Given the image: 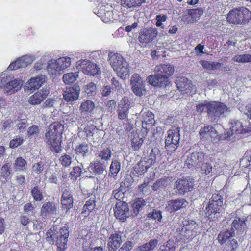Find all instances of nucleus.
I'll use <instances>...</instances> for the list:
<instances>
[{
    "label": "nucleus",
    "instance_id": "obj_37",
    "mask_svg": "<svg viewBox=\"0 0 251 251\" xmlns=\"http://www.w3.org/2000/svg\"><path fill=\"white\" fill-rule=\"evenodd\" d=\"M145 204L146 202L143 198H135L132 203V207L135 215H137Z\"/></svg>",
    "mask_w": 251,
    "mask_h": 251
},
{
    "label": "nucleus",
    "instance_id": "obj_49",
    "mask_svg": "<svg viewBox=\"0 0 251 251\" xmlns=\"http://www.w3.org/2000/svg\"><path fill=\"white\" fill-rule=\"evenodd\" d=\"M233 60L239 63L251 62V55L249 54L235 55L233 57Z\"/></svg>",
    "mask_w": 251,
    "mask_h": 251
},
{
    "label": "nucleus",
    "instance_id": "obj_26",
    "mask_svg": "<svg viewBox=\"0 0 251 251\" xmlns=\"http://www.w3.org/2000/svg\"><path fill=\"white\" fill-rule=\"evenodd\" d=\"M48 94L47 90H40L30 97L28 102L32 105L39 104L47 98Z\"/></svg>",
    "mask_w": 251,
    "mask_h": 251
},
{
    "label": "nucleus",
    "instance_id": "obj_23",
    "mask_svg": "<svg viewBox=\"0 0 251 251\" xmlns=\"http://www.w3.org/2000/svg\"><path fill=\"white\" fill-rule=\"evenodd\" d=\"M79 92V86L76 84L73 87H67L63 94L64 99L67 102L74 101L78 99Z\"/></svg>",
    "mask_w": 251,
    "mask_h": 251
},
{
    "label": "nucleus",
    "instance_id": "obj_29",
    "mask_svg": "<svg viewBox=\"0 0 251 251\" xmlns=\"http://www.w3.org/2000/svg\"><path fill=\"white\" fill-rule=\"evenodd\" d=\"M155 123L154 115L151 112L148 111L143 115V120L142 121L143 128L149 129Z\"/></svg>",
    "mask_w": 251,
    "mask_h": 251
},
{
    "label": "nucleus",
    "instance_id": "obj_57",
    "mask_svg": "<svg viewBox=\"0 0 251 251\" xmlns=\"http://www.w3.org/2000/svg\"><path fill=\"white\" fill-rule=\"evenodd\" d=\"M56 238L55 231L51 228H50L47 232L46 234V239L50 244H53Z\"/></svg>",
    "mask_w": 251,
    "mask_h": 251
},
{
    "label": "nucleus",
    "instance_id": "obj_31",
    "mask_svg": "<svg viewBox=\"0 0 251 251\" xmlns=\"http://www.w3.org/2000/svg\"><path fill=\"white\" fill-rule=\"evenodd\" d=\"M21 88V81L18 79H14L6 84L5 89L8 94H12L17 92Z\"/></svg>",
    "mask_w": 251,
    "mask_h": 251
},
{
    "label": "nucleus",
    "instance_id": "obj_22",
    "mask_svg": "<svg viewBox=\"0 0 251 251\" xmlns=\"http://www.w3.org/2000/svg\"><path fill=\"white\" fill-rule=\"evenodd\" d=\"M230 129L231 134H241L251 132V125L249 124L248 127L244 126L242 123L236 120H232L230 122Z\"/></svg>",
    "mask_w": 251,
    "mask_h": 251
},
{
    "label": "nucleus",
    "instance_id": "obj_5",
    "mask_svg": "<svg viewBox=\"0 0 251 251\" xmlns=\"http://www.w3.org/2000/svg\"><path fill=\"white\" fill-rule=\"evenodd\" d=\"M176 231L180 234V239L184 242H189L200 233L199 225L193 220L185 221Z\"/></svg>",
    "mask_w": 251,
    "mask_h": 251
},
{
    "label": "nucleus",
    "instance_id": "obj_18",
    "mask_svg": "<svg viewBox=\"0 0 251 251\" xmlns=\"http://www.w3.org/2000/svg\"><path fill=\"white\" fill-rule=\"evenodd\" d=\"M130 102L128 98L124 97L120 100L118 107V117L120 120L126 119L128 113Z\"/></svg>",
    "mask_w": 251,
    "mask_h": 251
},
{
    "label": "nucleus",
    "instance_id": "obj_6",
    "mask_svg": "<svg viewBox=\"0 0 251 251\" xmlns=\"http://www.w3.org/2000/svg\"><path fill=\"white\" fill-rule=\"evenodd\" d=\"M251 19V12L245 7L233 8L229 11L227 21L233 24H245Z\"/></svg>",
    "mask_w": 251,
    "mask_h": 251
},
{
    "label": "nucleus",
    "instance_id": "obj_60",
    "mask_svg": "<svg viewBox=\"0 0 251 251\" xmlns=\"http://www.w3.org/2000/svg\"><path fill=\"white\" fill-rule=\"evenodd\" d=\"M200 167L201 168V172L202 174L207 175L212 172L213 168L210 163H202Z\"/></svg>",
    "mask_w": 251,
    "mask_h": 251
},
{
    "label": "nucleus",
    "instance_id": "obj_10",
    "mask_svg": "<svg viewBox=\"0 0 251 251\" xmlns=\"http://www.w3.org/2000/svg\"><path fill=\"white\" fill-rule=\"evenodd\" d=\"M158 35L157 30L155 28L149 27L141 29L138 36L140 43L145 45L152 42Z\"/></svg>",
    "mask_w": 251,
    "mask_h": 251
},
{
    "label": "nucleus",
    "instance_id": "obj_63",
    "mask_svg": "<svg viewBox=\"0 0 251 251\" xmlns=\"http://www.w3.org/2000/svg\"><path fill=\"white\" fill-rule=\"evenodd\" d=\"M44 169V163L40 161L39 162L34 163L32 166V170L36 174L39 175L42 173Z\"/></svg>",
    "mask_w": 251,
    "mask_h": 251
},
{
    "label": "nucleus",
    "instance_id": "obj_8",
    "mask_svg": "<svg viewBox=\"0 0 251 251\" xmlns=\"http://www.w3.org/2000/svg\"><path fill=\"white\" fill-rule=\"evenodd\" d=\"M165 138V148L170 151H175L178 147L180 140V128L172 126L168 130Z\"/></svg>",
    "mask_w": 251,
    "mask_h": 251
},
{
    "label": "nucleus",
    "instance_id": "obj_47",
    "mask_svg": "<svg viewBox=\"0 0 251 251\" xmlns=\"http://www.w3.org/2000/svg\"><path fill=\"white\" fill-rule=\"evenodd\" d=\"M31 193L35 201H39L43 199L44 196L42 191L38 186L32 188Z\"/></svg>",
    "mask_w": 251,
    "mask_h": 251
},
{
    "label": "nucleus",
    "instance_id": "obj_25",
    "mask_svg": "<svg viewBox=\"0 0 251 251\" xmlns=\"http://www.w3.org/2000/svg\"><path fill=\"white\" fill-rule=\"evenodd\" d=\"M45 82V78L42 76L31 78L26 83L25 87L32 92L38 89Z\"/></svg>",
    "mask_w": 251,
    "mask_h": 251
},
{
    "label": "nucleus",
    "instance_id": "obj_55",
    "mask_svg": "<svg viewBox=\"0 0 251 251\" xmlns=\"http://www.w3.org/2000/svg\"><path fill=\"white\" fill-rule=\"evenodd\" d=\"M24 139L22 137L17 136L14 139L10 140L9 147L12 149L17 148L22 145Z\"/></svg>",
    "mask_w": 251,
    "mask_h": 251
},
{
    "label": "nucleus",
    "instance_id": "obj_11",
    "mask_svg": "<svg viewBox=\"0 0 251 251\" xmlns=\"http://www.w3.org/2000/svg\"><path fill=\"white\" fill-rule=\"evenodd\" d=\"M114 211V216L121 222L126 221L130 215L128 204L123 201L116 203Z\"/></svg>",
    "mask_w": 251,
    "mask_h": 251
},
{
    "label": "nucleus",
    "instance_id": "obj_45",
    "mask_svg": "<svg viewBox=\"0 0 251 251\" xmlns=\"http://www.w3.org/2000/svg\"><path fill=\"white\" fill-rule=\"evenodd\" d=\"M120 163L117 160H113L110 166L109 176L113 177L116 176L120 171Z\"/></svg>",
    "mask_w": 251,
    "mask_h": 251
},
{
    "label": "nucleus",
    "instance_id": "obj_33",
    "mask_svg": "<svg viewBox=\"0 0 251 251\" xmlns=\"http://www.w3.org/2000/svg\"><path fill=\"white\" fill-rule=\"evenodd\" d=\"M95 108V105L93 101L90 100H86L81 103L79 110L81 113L90 114Z\"/></svg>",
    "mask_w": 251,
    "mask_h": 251
},
{
    "label": "nucleus",
    "instance_id": "obj_40",
    "mask_svg": "<svg viewBox=\"0 0 251 251\" xmlns=\"http://www.w3.org/2000/svg\"><path fill=\"white\" fill-rule=\"evenodd\" d=\"M188 79L185 77H177L176 81L177 89L181 92L186 91L188 88Z\"/></svg>",
    "mask_w": 251,
    "mask_h": 251
},
{
    "label": "nucleus",
    "instance_id": "obj_28",
    "mask_svg": "<svg viewBox=\"0 0 251 251\" xmlns=\"http://www.w3.org/2000/svg\"><path fill=\"white\" fill-rule=\"evenodd\" d=\"M151 166L145 160L142 159L139 161L133 168V173L137 176L144 174Z\"/></svg>",
    "mask_w": 251,
    "mask_h": 251
},
{
    "label": "nucleus",
    "instance_id": "obj_20",
    "mask_svg": "<svg viewBox=\"0 0 251 251\" xmlns=\"http://www.w3.org/2000/svg\"><path fill=\"white\" fill-rule=\"evenodd\" d=\"M122 243L121 232L116 231L108 238L107 248L109 251H116Z\"/></svg>",
    "mask_w": 251,
    "mask_h": 251
},
{
    "label": "nucleus",
    "instance_id": "obj_62",
    "mask_svg": "<svg viewBox=\"0 0 251 251\" xmlns=\"http://www.w3.org/2000/svg\"><path fill=\"white\" fill-rule=\"evenodd\" d=\"M176 247L169 241H167L163 245H161L157 251H175Z\"/></svg>",
    "mask_w": 251,
    "mask_h": 251
},
{
    "label": "nucleus",
    "instance_id": "obj_58",
    "mask_svg": "<svg viewBox=\"0 0 251 251\" xmlns=\"http://www.w3.org/2000/svg\"><path fill=\"white\" fill-rule=\"evenodd\" d=\"M97 129L96 126L93 124H90L87 125L84 129V132H85L87 137H92L94 134V133L97 131Z\"/></svg>",
    "mask_w": 251,
    "mask_h": 251
},
{
    "label": "nucleus",
    "instance_id": "obj_44",
    "mask_svg": "<svg viewBox=\"0 0 251 251\" xmlns=\"http://www.w3.org/2000/svg\"><path fill=\"white\" fill-rule=\"evenodd\" d=\"M16 171H23L26 170L27 162L22 157H18L15 160L14 164Z\"/></svg>",
    "mask_w": 251,
    "mask_h": 251
},
{
    "label": "nucleus",
    "instance_id": "obj_24",
    "mask_svg": "<svg viewBox=\"0 0 251 251\" xmlns=\"http://www.w3.org/2000/svg\"><path fill=\"white\" fill-rule=\"evenodd\" d=\"M217 134V131L211 125H204L199 131L200 139L202 140H208Z\"/></svg>",
    "mask_w": 251,
    "mask_h": 251
},
{
    "label": "nucleus",
    "instance_id": "obj_1",
    "mask_svg": "<svg viewBox=\"0 0 251 251\" xmlns=\"http://www.w3.org/2000/svg\"><path fill=\"white\" fill-rule=\"evenodd\" d=\"M154 75H151L147 78L149 83L155 87L165 88L171 84L170 77L174 74L173 66L168 63L159 64L154 68Z\"/></svg>",
    "mask_w": 251,
    "mask_h": 251
},
{
    "label": "nucleus",
    "instance_id": "obj_59",
    "mask_svg": "<svg viewBox=\"0 0 251 251\" xmlns=\"http://www.w3.org/2000/svg\"><path fill=\"white\" fill-rule=\"evenodd\" d=\"M245 224V221L239 217H236L232 222L231 228L233 229H240L242 228L243 225Z\"/></svg>",
    "mask_w": 251,
    "mask_h": 251
},
{
    "label": "nucleus",
    "instance_id": "obj_4",
    "mask_svg": "<svg viewBox=\"0 0 251 251\" xmlns=\"http://www.w3.org/2000/svg\"><path fill=\"white\" fill-rule=\"evenodd\" d=\"M109 61L117 75L123 79H126L129 75L128 62L119 54L109 52Z\"/></svg>",
    "mask_w": 251,
    "mask_h": 251
},
{
    "label": "nucleus",
    "instance_id": "obj_19",
    "mask_svg": "<svg viewBox=\"0 0 251 251\" xmlns=\"http://www.w3.org/2000/svg\"><path fill=\"white\" fill-rule=\"evenodd\" d=\"M71 65V58L68 57L60 58L57 61L51 64H49L48 69H53L52 74L56 73L57 71L63 70L69 67Z\"/></svg>",
    "mask_w": 251,
    "mask_h": 251
},
{
    "label": "nucleus",
    "instance_id": "obj_43",
    "mask_svg": "<svg viewBox=\"0 0 251 251\" xmlns=\"http://www.w3.org/2000/svg\"><path fill=\"white\" fill-rule=\"evenodd\" d=\"M95 199V197L94 196V197L90 198L86 201L83 207V213L90 212L95 208L96 203Z\"/></svg>",
    "mask_w": 251,
    "mask_h": 251
},
{
    "label": "nucleus",
    "instance_id": "obj_48",
    "mask_svg": "<svg viewBox=\"0 0 251 251\" xmlns=\"http://www.w3.org/2000/svg\"><path fill=\"white\" fill-rule=\"evenodd\" d=\"M159 153V151L158 148H154L151 150L149 158L146 160L151 166L155 163L156 156L158 155Z\"/></svg>",
    "mask_w": 251,
    "mask_h": 251
},
{
    "label": "nucleus",
    "instance_id": "obj_34",
    "mask_svg": "<svg viewBox=\"0 0 251 251\" xmlns=\"http://www.w3.org/2000/svg\"><path fill=\"white\" fill-rule=\"evenodd\" d=\"M158 243L157 239H151L148 242L140 246L136 251H152L156 247Z\"/></svg>",
    "mask_w": 251,
    "mask_h": 251
},
{
    "label": "nucleus",
    "instance_id": "obj_9",
    "mask_svg": "<svg viewBox=\"0 0 251 251\" xmlns=\"http://www.w3.org/2000/svg\"><path fill=\"white\" fill-rule=\"evenodd\" d=\"M228 108L224 102L212 101H210L208 105V115L212 119L215 120L216 118H219L225 113L229 111Z\"/></svg>",
    "mask_w": 251,
    "mask_h": 251
},
{
    "label": "nucleus",
    "instance_id": "obj_3",
    "mask_svg": "<svg viewBox=\"0 0 251 251\" xmlns=\"http://www.w3.org/2000/svg\"><path fill=\"white\" fill-rule=\"evenodd\" d=\"M63 130L64 126L59 122H55L48 126L45 134V142L56 153H59L61 150V136Z\"/></svg>",
    "mask_w": 251,
    "mask_h": 251
},
{
    "label": "nucleus",
    "instance_id": "obj_39",
    "mask_svg": "<svg viewBox=\"0 0 251 251\" xmlns=\"http://www.w3.org/2000/svg\"><path fill=\"white\" fill-rule=\"evenodd\" d=\"M144 142V139L139 134H135L131 140V146L134 151H139Z\"/></svg>",
    "mask_w": 251,
    "mask_h": 251
},
{
    "label": "nucleus",
    "instance_id": "obj_36",
    "mask_svg": "<svg viewBox=\"0 0 251 251\" xmlns=\"http://www.w3.org/2000/svg\"><path fill=\"white\" fill-rule=\"evenodd\" d=\"M89 167L96 174H101L105 170L104 164L99 160H96L94 162H91Z\"/></svg>",
    "mask_w": 251,
    "mask_h": 251
},
{
    "label": "nucleus",
    "instance_id": "obj_61",
    "mask_svg": "<svg viewBox=\"0 0 251 251\" xmlns=\"http://www.w3.org/2000/svg\"><path fill=\"white\" fill-rule=\"evenodd\" d=\"M84 90L88 95L92 96L95 93L96 86L94 82H90L85 86Z\"/></svg>",
    "mask_w": 251,
    "mask_h": 251
},
{
    "label": "nucleus",
    "instance_id": "obj_42",
    "mask_svg": "<svg viewBox=\"0 0 251 251\" xmlns=\"http://www.w3.org/2000/svg\"><path fill=\"white\" fill-rule=\"evenodd\" d=\"M89 148L88 144H79L76 146L75 152L77 155L85 157L89 152Z\"/></svg>",
    "mask_w": 251,
    "mask_h": 251
},
{
    "label": "nucleus",
    "instance_id": "obj_46",
    "mask_svg": "<svg viewBox=\"0 0 251 251\" xmlns=\"http://www.w3.org/2000/svg\"><path fill=\"white\" fill-rule=\"evenodd\" d=\"M78 76V75L77 72L69 73L63 75V80L65 84H72L75 82Z\"/></svg>",
    "mask_w": 251,
    "mask_h": 251
},
{
    "label": "nucleus",
    "instance_id": "obj_64",
    "mask_svg": "<svg viewBox=\"0 0 251 251\" xmlns=\"http://www.w3.org/2000/svg\"><path fill=\"white\" fill-rule=\"evenodd\" d=\"M133 247L132 241H127L125 242L118 251H130Z\"/></svg>",
    "mask_w": 251,
    "mask_h": 251
},
{
    "label": "nucleus",
    "instance_id": "obj_54",
    "mask_svg": "<svg viewBox=\"0 0 251 251\" xmlns=\"http://www.w3.org/2000/svg\"><path fill=\"white\" fill-rule=\"evenodd\" d=\"M81 173L82 169L79 166L74 167L70 173L71 179L73 180H76L80 176Z\"/></svg>",
    "mask_w": 251,
    "mask_h": 251
},
{
    "label": "nucleus",
    "instance_id": "obj_41",
    "mask_svg": "<svg viewBox=\"0 0 251 251\" xmlns=\"http://www.w3.org/2000/svg\"><path fill=\"white\" fill-rule=\"evenodd\" d=\"M200 64L204 69L212 71L219 69L222 65L220 62H211L207 60L201 61Z\"/></svg>",
    "mask_w": 251,
    "mask_h": 251
},
{
    "label": "nucleus",
    "instance_id": "obj_16",
    "mask_svg": "<svg viewBox=\"0 0 251 251\" xmlns=\"http://www.w3.org/2000/svg\"><path fill=\"white\" fill-rule=\"evenodd\" d=\"M59 235L57 237L56 245L59 251H64L67 248L68 238L69 237V227L65 225L59 230Z\"/></svg>",
    "mask_w": 251,
    "mask_h": 251
},
{
    "label": "nucleus",
    "instance_id": "obj_53",
    "mask_svg": "<svg viewBox=\"0 0 251 251\" xmlns=\"http://www.w3.org/2000/svg\"><path fill=\"white\" fill-rule=\"evenodd\" d=\"M210 101L205 100L204 103H199L196 106V110L197 113L201 114L205 109L208 113V105L210 104Z\"/></svg>",
    "mask_w": 251,
    "mask_h": 251
},
{
    "label": "nucleus",
    "instance_id": "obj_51",
    "mask_svg": "<svg viewBox=\"0 0 251 251\" xmlns=\"http://www.w3.org/2000/svg\"><path fill=\"white\" fill-rule=\"evenodd\" d=\"M147 217L149 219L156 220L158 222H161L162 218V212L161 211L153 209L151 212L147 214Z\"/></svg>",
    "mask_w": 251,
    "mask_h": 251
},
{
    "label": "nucleus",
    "instance_id": "obj_27",
    "mask_svg": "<svg viewBox=\"0 0 251 251\" xmlns=\"http://www.w3.org/2000/svg\"><path fill=\"white\" fill-rule=\"evenodd\" d=\"M56 211V204L53 202L48 201L43 204L41 209V215L47 217L55 214Z\"/></svg>",
    "mask_w": 251,
    "mask_h": 251
},
{
    "label": "nucleus",
    "instance_id": "obj_7",
    "mask_svg": "<svg viewBox=\"0 0 251 251\" xmlns=\"http://www.w3.org/2000/svg\"><path fill=\"white\" fill-rule=\"evenodd\" d=\"M223 205V198L219 194H213L205 208V214L210 220H213L215 215L220 212Z\"/></svg>",
    "mask_w": 251,
    "mask_h": 251
},
{
    "label": "nucleus",
    "instance_id": "obj_56",
    "mask_svg": "<svg viewBox=\"0 0 251 251\" xmlns=\"http://www.w3.org/2000/svg\"><path fill=\"white\" fill-rule=\"evenodd\" d=\"M59 161L62 166L68 167L71 164L72 157L69 155L65 154L60 157Z\"/></svg>",
    "mask_w": 251,
    "mask_h": 251
},
{
    "label": "nucleus",
    "instance_id": "obj_35",
    "mask_svg": "<svg viewBox=\"0 0 251 251\" xmlns=\"http://www.w3.org/2000/svg\"><path fill=\"white\" fill-rule=\"evenodd\" d=\"M96 155L102 160L107 161L110 159L112 155L111 149L109 147H103L98 151Z\"/></svg>",
    "mask_w": 251,
    "mask_h": 251
},
{
    "label": "nucleus",
    "instance_id": "obj_15",
    "mask_svg": "<svg viewBox=\"0 0 251 251\" xmlns=\"http://www.w3.org/2000/svg\"><path fill=\"white\" fill-rule=\"evenodd\" d=\"M205 154L201 152H193L188 156L185 161V165L189 168H199L201 163L204 160Z\"/></svg>",
    "mask_w": 251,
    "mask_h": 251
},
{
    "label": "nucleus",
    "instance_id": "obj_17",
    "mask_svg": "<svg viewBox=\"0 0 251 251\" xmlns=\"http://www.w3.org/2000/svg\"><path fill=\"white\" fill-rule=\"evenodd\" d=\"M78 65H80V69L88 75L94 76L100 73V70L97 65L90 61L84 60Z\"/></svg>",
    "mask_w": 251,
    "mask_h": 251
},
{
    "label": "nucleus",
    "instance_id": "obj_21",
    "mask_svg": "<svg viewBox=\"0 0 251 251\" xmlns=\"http://www.w3.org/2000/svg\"><path fill=\"white\" fill-rule=\"evenodd\" d=\"M61 204L62 209L66 210V212L73 208L74 199L73 195L69 189H66L63 192L61 197Z\"/></svg>",
    "mask_w": 251,
    "mask_h": 251
},
{
    "label": "nucleus",
    "instance_id": "obj_12",
    "mask_svg": "<svg viewBox=\"0 0 251 251\" xmlns=\"http://www.w3.org/2000/svg\"><path fill=\"white\" fill-rule=\"evenodd\" d=\"M188 202L184 198H176L168 201L166 204L165 209L170 213H175L185 208Z\"/></svg>",
    "mask_w": 251,
    "mask_h": 251
},
{
    "label": "nucleus",
    "instance_id": "obj_30",
    "mask_svg": "<svg viewBox=\"0 0 251 251\" xmlns=\"http://www.w3.org/2000/svg\"><path fill=\"white\" fill-rule=\"evenodd\" d=\"M27 57H22L14 62H12L8 66V69L10 70H15L20 68H25L28 66L30 63L27 61Z\"/></svg>",
    "mask_w": 251,
    "mask_h": 251
},
{
    "label": "nucleus",
    "instance_id": "obj_38",
    "mask_svg": "<svg viewBox=\"0 0 251 251\" xmlns=\"http://www.w3.org/2000/svg\"><path fill=\"white\" fill-rule=\"evenodd\" d=\"M122 5L128 8H134L140 7L145 0H121Z\"/></svg>",
    "mask_w": 251,
    "mask_h": 251
},
{
    "label": "nucleus",
    "instance_id": "obj_13",
    "mask_svg": "<svg viewBox=\"0 0 251 251\" xmlns=\"http://www.w3.org/2000/svg\"><path fill=\"white\" fill-rule=\"evenodd\" d=\"M175 187L179 194L184 195L192 190L193 181L189 178H178L175 182Z\"/></svg>",
    "mask_w": 251,
    "mask_h": 251
},
{
    "label": "nucleus",
    "instance_id": "obj_2",
    "mask_svg": "<svg viewBox=\"0 0 251 251\" xmlns=\"http://www.w3.org/2000/svg\"><path fill=\"white\" fill-rule=\"evenodd\" d=\"M63 130L64 126L59 122H55L48 126L45 134V142L56 153H59L61 150V136Z\"/></svg>",
    "mask_w": 251,
    "mask_h": 251
},
{
    "label": "nucleus",
    "instance_id": "obj_52",
    "mask_svg": "<svg viewBox=\"0 0 251 251\" xmlns=\"http://www.w3.org/2000/svg\"><path fill=\"white\" fill-rule=\"evenodd\" d=\"M11 166L9 163L4 164L1 168V176L7 180L11 174Z\"/></svg>",
    "mask_w": 251,
    "mask_h": 251
},
{
    "label": "nucleus",
    "instance_id": "obj_32",
    "mask_svg": "<svg viewBox=\"0 0 251 251\" xmlns=\"http://www.w3.org/2000/svg\"><path fill=\"white\" fill-rule=\"evenodd\" d=\"M235 235L234 230L229 229L227 230L222 231L218 234L217 240L220 244L222 245L226 242V241L230 238L233 237Z\"/></svg>",
    "mask_w": 251,
    "mask_h": 251
},
{
    "label": "nucleus",
    "instance_id": "obj_14",
    "mask_svg": "<svg viewBox=\"0 0 251 251\" xmlns=\"http://www.w3.org/2000/svg\"><path fill=\"white\" fill-rule=\"evenodd\" d=\"M132 90L137 96L143 95L145 91V85L142 78L137 74H134L130 79Z\"/></svg>",
    "mask_w": 251,
    "mask_h": 251
},
{
    "label": "nucleus",
    "instance_id": "obj_50",
    "mask_svg": "<svg viewBox=\"0 0 251 251\" xmlns=\"http://www.w3.org/2000/svg\"><path fill=\"white\" fill-rule=\"evenodd\" d=\"M126 191L122 185H121L120 187L113 191L112 195L113 197L117 200L119 201H123L125 198V192Z\"/></svg>",
    "mask_w": 251,
    "mask_h": 251
}]
</instances>
